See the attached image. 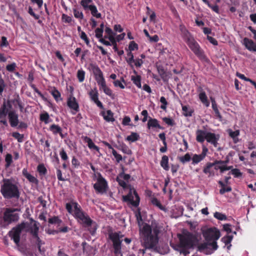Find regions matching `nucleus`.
<instances>
[{
	"label": "nucleus",
	"mask_w": 256,
	"mask_h": 256,
	"mask_svg": "<svg viewBox=\"0 0 256 256\" xmlns=\"http://www.w3.org/2000/svg\"><path fill=\"white\" fill-rule=\"evenodd\" d=\"M76 202L72 203V204L70 203H67L66 204V209L68 211L70 214H71L74 215V204Z\"/></svg>",
	"instance_id": "864d4df0"
},
{
	"label": "nucleus",
	"mask_w": 256,
	"mask_h": 256,
	"mask_svg": "<svg viewBox=\"0 0 256 256\" xmlns=\"http://www.w3.org/2000/svg\"><path fill=\"white\" fill-rule=\"evenodd\" d=\"M72 12L74 18L78 19L80 22L84 18V15L80 8L75 7L73 8Z\"/></svg>",
	"instance_id": "c85d7f7f"
},
{
	"label": "nucleus",
	"mask_w": 256,
	"mask_h": 256,
	"mask_svg": "<svg viewBox=\"0 0 256 256\" xmlns=\"http://www.w3.org/2000/svg\"><path fill=\"white\" fill-rule=\"evenodd\" d=\"M198 98L201 102L206 107L210 106V102L208 100V97L206 95L205 92L201 88H198Z\"/></svg>",
	"instance_id": "b1692460"
},
{
	"label": "nucleus",
	"mask_w": 256,
	"mask_h": 256,
	"mask_svg": "<svg viewBox=\"0 0 256 256\" xmlns=\"http://www.w3.org/2000/svg\"><path fill=\"white\" fill-rule=\"evenodd\" d=\"M38 227L37 226L36 223H35L34 224V228L32 230V233L33 236L36 239L38 242L40 240V238L38 236Z\"/></svg>",
	"instance_id": "49530a36"
},
{
	"label": "nucleus",
	"mask_w": 256,
	"mask_h": 256,
	"mask_svg": "<svg viewBox=\"0 0 256 256\" xmlns=\"http://www.w3.org/2000/svg\"><path fill=\"white\" fill-rule=\"evenodd\" d=\"M18 210L16 208H7L4 215V222L10 224L17 221L19 218V215L16 212Z\"/></svg>",
	"instance_id": "f8f14e48"
},
{
	"label": "nucleus",
	"mask_w": 256,
	"mask_h": 256,
	"mask_svg": "<svg viewBox=\"0 0 256 256\" xmlns=\"http://www.w3.org/2000/svg\"><path fill=\"white\" fill-rule=\"evenodd\" d=\"M190 159H192L188 153L180 158V160L183 164L189 162Z\"/></svg>",
	"instance_id": "3c124183"
},
{
	"label": "nucleus",
	"mask_w": 256,
	"mask_h": 256,
	"mask_svg": "<svg viewBox=\"0 0 256 256\" xmlns=\"http://www.w3.org/2000/svg\"><path fill=\"white\" fill-rule=\"evenodd\" d=\"M92 2V0H82L80 4L84 10H86L90 5L89 4Z\"/></svg>",
	"instance_id": "09e8293b"
},
{
	"label": "nucleus",
	"mask_w": 256,
	"mask_h": 256,
	"mask_svg": "<svg viewBox=\"0 0 256 256\" xmlns=\"http://www.w3.org/2000/svg\"><path fill=\"white\" fill-rule=\"evenodd\" d=\"M77 78L79 82H84L85 78V72L82 69L78 70L77 72Z\"/></svg>",
	"instance_id": "a19ab883"
},
{
	"label": "nucleus",
	"mask_w": 256,
	"mask_h": 256,
	"mask_svg": "<svg viewBox=\"0 0 256 256\" xmlns=\"http://www.w3.org/2000/svg\"><path fill=\"white\" fill-rule=\"evenodd\" d=\"M208 132L202 130H197L196 133V140L200 142H203L206 140Z\"/></svg>",
	"instance_id": "5701e85b"
},
{
	"label": "nucleus",
	"mask_w": 256,
	"mask_h": 256,
	"mask_svg": "<svg viewBox=\"0 0 256 256\" xmlns=\"http://www.w3.org/2000/svg\"><path fill=\"white\" fill-rule=\"evenodd\" d=\"M112 154L116 158L117 162H120L122 160V156L118 154L114 149H112Z\"/></svg>",
	"instance_id": "13d9d810"
},
{
	"label": "nucleus",
	"mask_w": 256,
	"mask_h": 256,
	"mask_svg": "<svg viewBox=\"0 0 256 256\" xmlns=\"http://www.w3.org/2000/svg\"><path fill=\"white\" fill-rule=\"evenodd\" d=\"M89 95L91 100H92L98 107L100 108H103L102 104L98 100V94L96 88L92 90L89 92Z\"/></svg>",
	"instance_id": "6ab92c4d"
},
{
	"label": "nucleus",
	"mask_w": 256,
	"mask_h": 256,
	"mask_svg": "<svg viewBox=\"0 0 256 256\" xmlns=\"http://www.w3.org/2000/svg\"><path fill=\"white\" fill-rule=\"evenodd\" d=\"M124 236L120 232H112L110 234V238L113 244L114 252L119 254L121 251V238Z\"/></svg>",
	"instance_id": "0eeeda50"
},
{
	"label": "nucleus",
	"mask_w": 256,
	"mask_h": 256,
	"mask_svg": "<svg viewBox=\"0 0 256 256\" xmlns=\"http://www.w3.org/2000/svg\"><path fill=\"white\" fill-rule=\"evenodd\" d=\"M148 126L149 128H161V126L158 124L157 120L155 118H150L148 122Z\"/></svg>",
	"instance_id": "c9c22d12"
},
{
	"label": "nucleus",
	"mask_w": 256,
	"mask_h": 256,
	"mask_svg": "<svg viewBox=\"0 0 256 256\" xmlns=\"http://www.w3.org/2000/svg\"><path fill=\"white\" fill-rule=\"evenodd\" d=\"M242 44L250 52H256V44L254 41L247 38H244L243 39Z\"/></svg>",
	"instance_id": "aec40b11"
},
{
	"label": "nucleus",
	"mask_w": 256,
	"mask_h": 256,
	"mask_svg": "<svg viewBox=\"0 0 256 256\" xmlns=\"http://www.w3.org/2000/svg\"><path fill=\"white\" fill-rule=\"evenodd\" d=\"M160 102L162 104V105L160 106V108L162 110H165L166 108V106L168 104L167 101L164 97L162 96L160 98Z\"/></svg>",
	"instance_id": "338daca9"
},
{
	"label": "nucleus",
	"mask_w": 256,
	"mask_h": 256,
	"mask_svg": "<svg viewBox=\"0 0 256 256\" xmlns=\"http://www.w3.org/2000/svg\"><path fill=\"white\" fill-rule=\"evenodd\" d=\"M5 160L6 162V166L8 168L12 162V156L10 154H7L6 156Z\"/></svg>",
	"instance_id": "69168bd1"
},
{
	"label": "nucleus",
	"mask_w": 256,
	"mask_h": 256,
	"mask_svg": "<svg viewBox=\"0 0 256 256\" xmlns=\"http://www.w3.org/2000/svg\"><path fill=\"white\" fill-rule=\"evenodd\" d=\"M128 58L126 60L132 68H133V62L134 61V57L132 51L128 52L127 54Z\"/></svg>",
	"instance_id": "37998d69"
},
{
	"label": "nucleus",
	"mask_w": 256,
	"mask_h": 256,
	"mask_svg": "<svg viewBox=\"0 0 256 256\" xmlns=\"http://www.w3.org/2000/svg\"><path fill=\"white\" fill-rule=\"evenodd\" d=\"M138 48V46L134 41H132L130 42L128 46V49L130 51L136 50Z\"/></svg>",
	"instance_id": "bf43d9fd"
},
{
	"label": "nucleus",
	"mask_w": 256,
	"mask_h": 256,
	"mask_svg": "<svg viewBox=\"0 0 256 256\" xmlns=\"http://www.w3.org/2000/svg\"><path fill=\"white\" fill-rule=\"evenodd\" d=\"M203 236L206 241L216 242L220 236V232L218 228H211L204 231Z\"/></svg>",
	"instance_id": "39448f33"
},
{
	"label": "nucleus",
	"mask_w": 256,
	"mask_h": 256,
	"mask_svg": "<svg viewBox=\"0 0 256 256\" xmlns=\"http://www.w3.org/2000/svg\"><path fill=\"white\" fill-rule=\"evenodd\" d=\"M94 188L98 193L103 194L106 192L108 188L107 182L100 174L96 178V182L94 184Z\"/></svg>",
	"instance_id": "9d476101"
},
{
	"label": "nucleus",
	"mask_w": 256,
	"mask_h": 256,
	"mask_svg": "<svg viewBox=\"0 0 256 256\" xmlns=\"http://www.w3.org/2000/svg\"><path fill=\"white\" fill-rule=\"evenodd\" d=\"M214 216L220 220H225L227 219V217L226 214L219 212H216L214 214Z\"/></svg>",
	"instance_id": "a18cd8bd"
},
{
	"label": "nucleus",
	"mask_w": 256,
	"mask_h": 256,
	"mask_svg": "<svg viewBox=\"0 0 256 256\" xmlns=\"http://www.w3.org/2000/svg\"><path fill=\"white\" fill-rule=\"evenodd\" d=\"M220 139V136L218 134L208 132L206 138V141L212 144L214 147H217L218 140Z\"/></svg>",
	"instance_id": "a211bd4d"
},
{
	"label": "nucleus",
	"mask_w": 256,
	"mask_h": 256,
	"mask_svg": "<svg viewBox=\"0 0 256 256\" xmlns=\"http://www.w3.org/2000/svg\"><path fill=\"white\" fill-rule=\"evenodd\" d=\"M117 181L118 182L119 184L123 187V188H126V185H127V182H126L124 180L123 178H120V176H118L117 177Z\"/></svg>",
	"instance_id": "e2e57ef3"
},
{
	"label": "nucleus",
	"mask_w": 256,
	"mask_h": 256,
	"mask_svg": "<svg viewBox=\"0 0 256 256\" xmlns=\"http://www.w3.org/2000/svg\"><path fill=\"white\" fill-rule=\"evenodd\" d=\"M74 216L78 222L84 226L89 227L95 224L89 216L81 210L77 203L74 204Z\"/></svg>",
	"instance_id": "20e7f679"
},
{
	"label": "nucleus",
	"mask_w": 256,
	"mask_h": 256,
	"mask_svg": "<svg viewBox=\"0 0 256 256\" xmlns=\"http://www.w3.org/2000/svg\"><path fill=\"white\" fill-rule=\"evenodd\" d=\"M85 142L88 143V147L92 150H95L96 152H99L100 148L93 142L92 139L88 136H85L84 138Z\"/></svg>",
	"instance_id": "c756f323"
},
{
	"label": "nucleus",
	"mask_w": 256,
	"mask_h": 256,
	"mask_svg": "<svg viewBox=\"0 0 256 256\" xmlns=\"http://www.w3.org/2000/svg\"><path fill=\"white\" fill-rule=\"evenodd\" d=\"M218 246L216 242H208L200 244L198 246V250L207 254H211L214 250H217Z\"/></svg>",
	"instance_id": "1a4fd4ad"
},
{
	"label": "nucleus",
	"mask_w": 256,
	"mask_h": 256,
	"mask_svg": "<svg viewBox=\"0 0 256 256\" xmlns=\"http://www.w3.org/2000/svg\"><path fill=\"white\" fill-rule=\"evenodd\" d=\"M67 105L71 110V113L72 114H76V113L79 111V104L76 101V98L72 95L70 96L68 98Z\"/></svg>",
	"instance_id": "4468645a"
},
{
	"label": "nucleus",
	"mask_w": 256,
	"mask_h": 256,
	"mask_svg": "<svg viewBox=\"0 0 256 256\" xmlns=\"http://www.w3.org/2000/svg\"><path fill=\"white\" fill-rule=\"evenodd\" d=\"M1 186L0 192L6 198H18L20 193L18 186L10 180L4 179Z\"/></svg>",
	"instance_id": "f03ea898"
},
{
	"label": "nucleus",
	"mask_w": 256,
	"mask_h": 256,
	"mask_svg": "<svg viewBox=\"0 0 256 256\" xmlns=\"http://www.w3.org/2000/svg\"><path fill=\"white\" fill-rule=\"evenodd\" d=\"M152 203L154 205H155V206H157L160 209H161V210L163 209L162 206V204H160V202H159V200L157 198H153L152 200Z\"/></svg>",
	"instance_id": "774afa93"
},
{
	"label": "nucleus",
	"mask_w": 256,
	"mask_h": 256,
	"mask_svg": "<svg viewBox=\"0 0 256 256\" xmlns=\"http://www.w3.org/2000/svg\"><path fill=\"white\" fill-rule=\"evenodd\" d=\"M79 36L80 38L85 42L86 44L88 46H90V42L86 34L84 32H81V34H80Z\"/></svg>",
	"instance_id": "de8ad7c7"
},
{
	"label": "nucleus",
	"mask_w": 256,
	"mask_h": 256,
	"mask_svg": "<svg viewBox=\"0 0 256 256\" xmlns=\"http://www.w3.org/2000/svg\"><path fill=\"white\" fill-rule=\"evenodd\" d=\"M5 104L10 110L12 109V106L13 105L16 108L18 107L20 112L23 111L24 106L18 96L14 100H8L6 102H5Z\"/></svg>",
	"instance_id": "f3484780"
},
{
	"label": "nucleus",
	"mask_w": 256,
	"mask_h": 256,
	"mask_svg": "<svg viewBox=\"0 0 256 256\" xmlns=\"http://www.w3.org/2000/svg\"><path fill=\"white\" fill-rule=\"evenodd\" d=\"M90 70L93 72L96 80V81L98 86L105 82V80L104 78L102 71L99 68V67L94 64H90Z\"/></svg>",
	"instance_id": "ddd939ff"
},
{
	"label": "nucleus",
	"mask_w": 256,
	"mask_h": 256,
	"mask_svg": "<svg viewBox=\"0 0 256 256\" xmlns=\"http://www.w3.org/2000/svg\"><path fill=\"white\" fill-rule=\"evenodd\" d=\"M137 218L140 226V238L142 245L146 248H155L158 241V229L157 227L152 228L147 224L140 225L138 216Z\"/></svg>",
	"instance_id": "f257e3e1"
},
{
	"label": "nucleus",
	"mask_w": 256,
	"mask_h": 256,
	"mask_svg": "<svg viewBox=\"0 0 256 256\" xmlns=\"http://www.w3.org/2000/svg\"><path fill=\"white\" fill-rule=\"evenodd\" d=\"M10 110L6 106V104L4 103L2 107L0 109V119L5 118Z\"/></svg>",
	"instance_id": "f704fd0d"
},
{
	"label": "nucleus",
	"mask_w": 256,
	"mask_h": 256,
	"mask_svg": "<svg viewBox=\"0 0 256 256\" xmlns=\"http://www.w3.org/2000/svg\"><path fill=\"white\" fill-rule=\"evenodd\" d=\"M50 92L56 102H59L62 100L60 93L56 88H52L50 90Z\"/></svg>",
	"instance_id": "7c9ffc66"
},
{
	"label": "nucleus",
	"mask_w": 256,
	"mask_h": 256,
	"mask_svg": "<svg viewBox=\"0 0 256 256\" xmlns=\"http://www.w3.org/2000/svg\"><path fill=\"white\" fill-rule=\"evenodd\" d=\"M50 130L54 134H56L60 133V132H62V128L59 126L55 124H53L50 126Z\"/></svg>",
	"instance_id": "4c0bfd02"
},
{
	"label": "nucleus",
	"mask_w": 256,
	"mask_h": 256,
	"mask_svg": "<svg viewBox=\"0 0 256 256\" xmlns=\"http://www.w3.org/2000/svg\"><path fill=\"white\" fill-rule=\"evenodd\" d=\"M22 175L30 182L33 184H38V180L37 178L30 174L26 168H24L22 170Z\"/></svg>",
	"instance_id": "393cba45"
},
{
	"label": "nucleus",
	"mask_w": 256,
	"mask_h": 256,
	"mask_svg": "<svg viewBox=\"0 0 256 256\" xmlns=\"http://www.w3.org/2000/svg\"><path fill=\"white\" fill-rule=\"evenodd\" d=\"M26 224L22 223L15 228H14L9 232L10 237L17 245L18 244L20 240V236L22 232L25 228Z\"/></svg>",
	"instance_id": "9b49d317"
},
{
	"label": "nucleus",
	"mask_w": 256,
	"mask_h": 256,
	"mask_svg": "<svg viewBox=\"0 0 256 256\" xmlns=\"http://www.w3.org/2000/svg\"><path fill=\"white\" fill-rule=\"evenodd\" d=\"M139 135L136 132H132V134L128 136L126 140L130 142H134L139 138Z\"/></svg>",
	"instance_id": "58836bf2"
},
{
	"label": "nucleus",
	"mask_w": 256,
	"mask_h": 256,
	"mask_svg": "<svg viewBox=\"0 0 256 256\" xmlns=\"http://www.w3.org/2000/svg\"><path fill=\"white\" fill-rule=\"evenodd\" d=\"M105 32L108 35V38L110 40L112 44L116 42L115 34L112 32V30L106 27L105 29Z\"/></svg>",
	"instance_id": "cd10ccee"
},
{
	"label": "nucleus",
	"mask_w": 256,
	"mask_h": 256,
	"mask_svg": "<svg viewBox=\"0 0 256 256\" xmlns=\"http://www.w3.org/2000/svg\"><path fill=\"white\" fill-rule=\"evenodd\" d=\"M232 240V236H226L223 237L222 238V241L225 244H228L230 243Z\"/></svg>",
	"instance_id": "4d7b16f0"
},
{
	"label": "nucleus",
	"mask_w": 256,
	"mask_h": 256,
	"mask_svg": "<svg viewBox=\"0 0 256 256\" xmlns=\"http://www.w3.org/2000/svg\"><path fill=\"white\" fill-rule=\"evenodd\" d=\"M37 170L41 176H44L46 173V169L43 164H40L37 167Z\"/></svg>",
	"instance_id": "c03bdc74"
},
{
	"label": "nucleus",
	"mask_w": 256,
	"mask_h": 256,
	"mask_svg": "<svg viewBox=\"0 0 256 256\" xmlns=\"http://www.w3.org/2000/svg\"><path fill=\"white\" fill-rule=\"evenodd\" d=\"M40 120L44 122L46 124L50 122V116L48 112H45L40 114Z\"/></svg>",
	"instance_id": "79ce46f5"
},
{
	"label": "nucleus",
	"mask_w": 256,
	"mask_h": 256,
	"mask_svg": "<svg viewBox=\"0 0 256 256\" xmlns=\"http://www.w3.org/2000/svg\"><path fill=\"white\" fill-rule=\"evenodd\" d=\"M190 49L193 52L200 58L204 60L206 58V56L203 50L200 48V45L193 38L189 40V41L186 42Z\"/></svg>",
	"instance_id": "423d86ee"
},
{
	"label": "nucleus",
	"mask_w": 256,
	"mask_h": 256,
	"mask_svg": "<svg viewBox=\"0 0 256 256\" xmlns=\"http://www.w3.org/2000/svg\"><path fill=\"white\" fill-rule=\"evenodd\" d=\"M208 152V149L205 146H203L202 148V152L200 154H194L192 158V164H196L202 160L206 157Z\"/></svg>",
	"instance_id": "2eb2a0df"
},
{
	"label": "nucleus",
	"mask_w": 256,
	"mask_h": 256,
	"mask_svg": "<svg viewBox=\"0 0 256 256\" xmlns=\"http://www.w3.org/2000/svg\"><path fill=\"white\" fill-rule=\"evenodd\" d=\"M144 61L142 59L140 58L134 59L133 65L134 64L136 67L140 68L143 64Z\"/></svg>",
	"instance_id": "680f3d73"
},
{
	"label": "nucleus",
	"mask_w": 256,
	"mask_h": 256,
	"mask_svg": "<svg viewBox=\"0 0 256 256\" xmlns=\"http://www.w3.org/2000/svg\"><path fill=\"white\" fill-rule=\"evenodd\" d=\"M227 162L222 160H216L212 164L213 165V168L215 170H220L222 173H223L226 170H230L231 168V166H226Z\"/></svg>",
	"instance_id": "dca6fc26"
},
{
	"label": "nucleus",
	"mask_w": 256,
	"mask_h": 256,
	"mask_svg": "<svg viewBox=\"0 0 256 256\" xmlns=\"http://www.w3.org/2000/svg\"><path fill=\"white\" fill-rule=\"evenodd\" d=\"M180 252L185 256L190 253L189 250L192 248L198 242L196 237L188 232L184 233L180 237Z\"/></svg>",
	"instance_id": "7ed1b4c3"
},
{
	"label": "nucleus",
	"mask_w": 256,
	"mask_h": 256,
	"mask_svg": "<svg viewBox=\"0 0 256 256\" xmlns=\"http://www.w3.org/2000/svg\"><path fill=\"white\" fill-rule=\"evenodd\" d=\"M12 136L15 138L17 139L18 142H22L23 140L24 136L18 132H14L12 134Z\"/></svg>",
	"instance_id": "6e6d98bb"
},
{
	"label": "nucleus",
	"mask_w": 256,
	"mask_h": 256,
	"mask_svg": "<svg viewBox=\"0 0 256 256\" xmlns=\"http://www.w3.org/2000/svg\"><path fill=\"white\" fill-rule=\"evenodd\" d=\"M168 163V157L166 156H164L162 158V160L160 162V166L166 170H169Z\"/></svg>",
	"instance_id": "e433bc0d"
},
{
	"label": "nucleus",
	"mask_w": 256,
	"mask_h": 256,
	"mask_svg": "<svg viewBox=\"0 0 256 256\" xmlns=\"http://www.w3.org/2000/svg\"><path fill=\"white\" fill-rule=\"evenodd\" d=\"M91 11L92 14L96 18H100L101 14L98 11L96 7L94 4H90L88 8Z\"/></svg>",
	"instance_id": "72a5a7b5"
},
{
	"label": "nucleus",
	"mask_w": 256,
	"mask_h": 256,
	"mask_svg": "<svg viewBox=\"0 0 256 256\" xmlns=\"http://www.w3.org/2000/svg\"><path fill=\"white\" fill-rule=\"evenodd\" d=\"M122 199L134 206L139 204L140 198L134 188H130L128 194L123 196Z\"/></svg>",
	"instance_id": "6e6552de"
},
{
	"label": "nucleus",
	"mask_w": 256,
	"mask_h": 256,
	"mask_svg": "<svg viewBox=\"0 0 256 256\" xmlns=\"http://www.w3.org/2000/svg\"><path fill=\"white\" fill-rule=\"evenodd\" d=\"M99 86L100 89L102 90L106 94L111 97H112L114 96L112 90L106 86V82L100 85Z\"/></svg>",
	"instance_id": "473e14b6"
},
{
	"label": "nucleus",
	"mask_w": 256,
	"mask_h": 256,
	"mask_svg": "<svg viewBox=\"0 0 256 256\" xmlns=\"http://www.w3.org/2000/svg\"><path fill=\"white\" fill-rule=\"evenodd\" d=\"M104 30L102 28H96L95 30V34L96 38H99V40L101 38H102V34Z\"/></svg>",
	"instance_id": "052dcab7"
},
{
	"label": "nucleus",
	"mask_w": 256,
	"mask_h": 256,
	"mask_svg": "<svg viewBox=\"0 0 256 256\" xmlns=\"http://www.w3.org/2000/svg\"><path fill=\"white\" fill-rule=\"evenodd\" d=\"M16 67V64L14 62H13L11 64H8L6 66V69L8 71L10 72H14Z\"/></svg>",
	"instance_id": "0e129e2a"
},
{
	"label": "nucleus",
	"mask_w": 256,
	"mask_h": 256,
	"mask_svg": "<svg viewBox=\"0 0 256 256\" xmlns=\"http://www.w3.org/2000/svg\"><path fill=\"white\" fill-rule=\"evenodd\" d=\"M62 18L63 22L66 23H70L72 21H74V20L72 19V16H68L66 14H63L62 15Z\"/></svg>",
	"instance_id": "603ef678"
},
{
	"label": "nucleus",
	"mask_w": 256,
	"mask_h": 256,
	"mask_svg": "<svg viewBox=\"0 0 256 256\" xmlns=\"http://www.w3.org/2000/svg\"><path fill=\"white\" fill-rule=\"evenodd\" d=\"M213 164L212 162H208L206 164V166L203 170L204 174H208V177L213 176H214V171L213 168Z\"/></svg>",
	"instance_id": "a878e982"
},
{
	"label": "nucleus",
	"mask_w": 256,
	"mask_h": 256,
	"mask_svg": "<svg viewBox=\"0 0 256 256\" xmlns=\"http://www.w3.org/2000/svg\"><path fill=\"white\" fill-rule=\"evenodd\" d=\"M123 83H124V80L123 78L122 79V81L119 80H116L114 82V84L116 87H120L122 89H124L125 86Z\"/></svg>",
	"instance_id": "8fccbe9b"
},
{
	"label": "nucleus",
	"mask_w": 256,
	"mask_h": 256,
	"mask_svg": "<svg viewBox=\"0 0 256 256\" xmlns=\"http://www.w3.org/2000/svg\"><path fill=\"white\" fill-rule=\"evenodd\" d=\"M9 121L12 127H15L18 124V115L15 112L10 110L8 114Z\"/></svg>",
	"instance_id": "412c9836"
},
{
	"label": "nucleus",
	"mask_w": 256,
	"mask_h": 256,
	"mask_svg": "<svg viewBox=\"0 0 256 256\" xmlns=\"http://www.w3.org/2000/svg\"><path fill=\"white\" fill-rule=\"evenodd\" d=\"M180 30L181 32V36L186 42H188L189 40H191L194 38L184 26L182 24L180 25Z\"/></svg>",
	"instance_id": "4be33fe9"
},
{
	"label": "nucleus",
	"mask_w": 256,
	"mask_h": 256,
	"mask_svg": "<svg viewBox=\"0 0 256 256\" xmlns=\"http://www.w3.org/2000/svg\"><path fill=\"white\" fill-rule=\"evenodd\" d=\"M131 80L139 88H140L142 86L141 82H140V76L138 75H136V76H132Z\"/></svg>",
	"instance_id": "ea45409f"
},
{
	"label": "nucleus",
	"mask_w": 256,
	"mask_h": 256,
	"mask_svg": "<svg viewBox=\"0 0 256 256\" xmlns=\"http://www.w3.org/2000/svg\"><path fill=\"white\" fill-rule=\"evenodd\" d=\"M102 114L104 120L106 122H113L115 120L114 118V114L110 110L103 112Z\"/></svg>",
	"instance_id": "bb28decb"
},
{
	"label": "nucleus",
	"mask_w": 256,
	"mask_h": 256,
	"mask_svg": "<svg viewBox=\"0 0 256 256\" xmlns=\"http://www.w3.org/2000/svg\"><path fill=\"white\" fill-rule=\"evenodd\" d=\"M228 132L229 136L232 138L234 143H236L238 140V136L240 135L239 130L232 131V130L229 129L228 130Z\"/></svg>",
	"instance_id": "2f4dec72"
},
{
	"label": "nucleus",
	"mask_w": 256,
	"mask_h": 256,
	"mask_svg": "<svg viewBox=\"0 0 256 256\" xmlns=\"http://www.w3.org/2000/svg\"><path fill=\"white\" fill-rule=\"evenodd\" d=\"M120 150L127 154H132L131 150L125 144H123L121 146Z\"/></svg>",
	"instance_id": "5fc2aeb1"
}]
</instances>
